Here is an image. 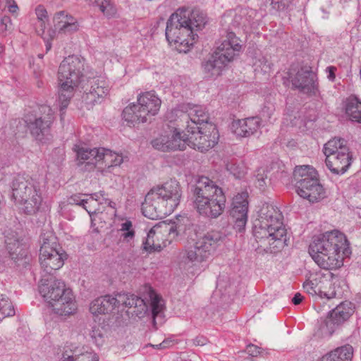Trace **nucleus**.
I'll return each mask as SVG.
<instances>
[{
	"mask_svg": "<svg viewBox=\"0 0 361 361\" xmlns=\"http://www.w3.org/2000/svg\"><path fill=\"white\" fill-rule=\"evenodd\" d=\"M96 4L99 10L107 18H112L116 16L117 9L111 0H96Z\"/></svg>",
	"mask_w": 361,
	"mask_h": 361,
	"instance_id": "43",
	"label": "nucleus"
},
{
	"mask_svg": "<svg viewBox=\"0 0 361 361\" xmlns=\"http://www.w3.org/2000/svg\"><path fill=\"white\" fill-rule=\"evenodd\" d=\"M15 314V309L9 298L4 295H0V321L6 317Z\"/></svg>",
	"mask_w": 361,
	"mask_h": 361,
	"instance_id": "42",
	"label": "nucleus"
},
{
	"mask_svg": "<svg viewBox=\"0 0 361 361\" xmlns=\"http://www.w3.org/2000/svg\"><path fill=\"white\" fill-rule=\"evenodd\" d=\"M4 47L3 46L0 45V54L4 51Z\"/></svg>",
	"mask_w": 361,
	"mask_h": 361,
	"instance_id": "62",
	"label": "nucleus"
},
{
	"mask_svg": "<svg viewBox=\"0 0 361 361\" xmlns=\"http://www.w3.org/2000/svg\"><path fill=\"white\" fill-rule=\"evenodd\" d=\"M248 194L243 192L236 195L232 202L231 216L234 221V228L239 233L245 230L247 221Z\"/></svg>",
	"mask_w": 361,
	"mask_h": 361,
	"instance_id": "21",
	"label": "nucleus"
},
{
	"mask_svg": "<svg viewBox=\"0 0 361 361\" xmlns=\"http://www.w3.org/2000/svg\"><path fill=\"white\" fill-rule=\"evenodd\" d=\"M175 343L174 340H173L171 338H167L164 339L161 343H159V348L161 349H165L170 348L171 346L173 345Z\"/></svg>",
	"mask_w": 361,
	"mask_h": 361,
	"instance_id": "55",
	"label": "nucleus"
},
{
	"mask_svg": "<svg viewBox=\"0 0 361 361\" xmlns=\"http://www.w3.org/2000/svg\"><path fill=\"white\" fill-rule=\"evenodd\" d=\"M202 209H200V207L198 204H194L197 212L204 216L209 218H216L220 216L224 208L226 197L225 195H219L216 197H213L206 201H203Z\"/></svg>",
	"mask_w": 361,
	"mask_h": 361,
	"instance_id": "24",
	"label": "nucleus"
},
{
	"mask_svg": "<svg viewBox=\"0 0 361 361\" xmlns=\"http://www.w3.org/2000/svg\"><path fill=\"white\" fill-rule=\"evenodd\" d=\"M109 82L102 76H97L87 80L84 87L82 102L87 108L92 107L97 103H100L109 92Z\"/></svg>",
	"mask_w": 361,
	"mask_h": 361,
	"instance_id": "17",
	"label": "nucleus"
},
{
	"mask_svg": "<svg viewBox=\"0 0 361 361\" xmlns=\"http://www.w3.org/2000/svg\"><path fill=\"white\" fill-rule=\"evenodd\" d=\"M327 168L335 174H343L352 164V154L342 138H334L324 145Z\"/></svg>",
	"mask_w": 361,
	"mask_h": 361,
	"instance_id": "11",
	"label": "nucleus"
},
{
	"mask_svg": "<svg viewBox=\"0 0 361 361\" xmlns=\"http://www.w3.org/2000/svg\"><path fill=\"white\" fill-rule=\"evenodd\" d=\"M35 13L39 23L37 32L39 35L43 37L47 28V23L49 21L48 12L43 5H38L35 9Z\"/></svg>",
	"mask_w": 361,
	"mask_h": 361,
	"instance_id": "39",
	"label": "nucleus"
},
{
	"mask_svg": "<svg viewBox=\"0 0 361 361\" xmlns=\"http://www.w3.org/2000/svg\"><path fill=\"white\" fill-rule=\"evenodd\" d=\"M7 4H8V8L9 12H11L12 13H17L18 10V7L14 1L9 0V1H8Z\"/></svg>",
	"mask_w": 361,
	"mask_h": 361,
	"instance_id": "56",
	"label": "nucleus"
},
{
	"mask_svg": "<svg viewBox=\"0 0 361 361\" xmlns=\"http://www.w3.org/2000/svg\"><path fill=\"white\" fill-rule=\"evenodd\" d=\"M182 190L179 183L174 179L152 188L142 204L145 216L150 219H162L171 214L179 204Z\"/></svg>",
	"mask_w": 361,
	"mask_h": 361,
	"instance_id": "3",
	"label": "nucleus"
},
{
	"mask_svg": "<svg viewBox=\"0 0 361 361\" xmlns=\"http://www.w3.org/2000/svg\"><path fill=\"white\" fill-rule=\"evenodd\" d=\"M73 149L76 152L79 164H86L89 169H94L96 164L102 161V154L104 152V148L90 149L79 145H75Z\"/></svg>",
	"mask_w": 361,
	"mask_h": 361,
	"instance_id": "26",
	"label": "nucleus"
},
{
	"mask_svg": "<svg viewBox=\"0 0 361 361\" xmlns=\"http://www.w3.org/2000/svg\"><path fill=\"white\" fill-rule=\"evenodd\" d=\"M76 87L64 86L63 84H60V90L59 92V99L60 110L65 109L73 96V91Z\"/></svg>",
	"mask_w": 361,
	"mask_h": 361,
	"instance_id": "40",
	"label": "nucleus"
},
{
	"mask_svg": "<svg viewBox=\"0 0 361 361\" xmlns=\"http://www.w3.org/2000/svg\"><path fill=\"white\" fill-rule=\"evenodd\" d=\"M39 293L55 314L69 316L76 312L78 307L73 293L63 281L42 279Z\"/></svg>",
	"mask_w": 361,
	"mask_h": 361,
	"instance_id": "6",
	"label": "nucleus"
},
{
	"mask_svg": "<svg viewBox=\"0 0 361 361\" xmlns=\"http://www.w3.org/2000/svg\"><path fill=\"white\" fill-rule=\"evenodd\" d=\"M83 61L77 56H68L61 63L59 71V84L78 87L82 77Z\"/></svg>",
	"mask_w": 361,
	"mask_h": 361,
	"instance_id": "15",
	"label": "nucleus"
},
{
	"mask_svg": "<svg viewBox=\"0 0 361 361\" xmlns=\"http://www.w3.org/2000/svg\"><path fill=\"white\" fill-rule=\"evenodd\" d=\"M257 13L255 10L248 8H238L235 11L233 23L235 26L247 27L252 25Z\"/></svg>",
	"mask_w": 361,
	"mask_h": 361,
	"instance_id": "37",
	"label": "nucleus"
},
{
	"mask_svg": "<svg viewBox=\"0 0 361 361\" xmlns=\"http://www.w3.org/2000/svg\"><path fill=\"white\" fill-rule=\"evenodd\" d=\"M193 345L196 346H202L207 344V339L203 336H198L192 340Z\"/></svg>",
	"mask_w": 361,
	"mask_h": 361,
	"instance_id": "54",
	"label": "nucleus"
},
{
	"mask_svg": "<svg viewBox=\"0 0 361 361\" xmlns=\"http://www.w3.org/2000/svg\"><path fill=\"white\" fill-rule=\"evenodd\" d=\"M226 169L236 178H240L245 173V169L242 164L234 161L228 162L226 164Z\"/></svg>",
	"mask_w": 361,
	"mask_h": 361,
	"instance_id": "44",
	"label": "nucleus"
},
{
	"mask_svg": "<svg viewBox=\"0 0 361 361\" xmlns=\"http://www.w3.org/2000/svg\"><path fill=\"white\" fill-rule=\"evenodd\" d=\"M338 325V324L330 317L320 324L317 334L321 338H329L334 334Z\"/></svg>",
	"mask_w": 361,
	"mask_h": 361,
	"instance_id": "41",
	"label": "nucleus"
},
{
	"mask_svg": "<svg viewBox=\"0 0 361 361\" xmlns=\"http://www.w3.org/2000/svg\"><path fill=\"white\" fill-rule=\"evenodd\" d=\"M185 109L189 121V123L186 125L187 133H190V130L202 127L204 123L208 124L209 116L203 106L188 104H185Z\"/></svg>",
	"mask_w": 361,
	"mask_h": 361,
	"instance_id": "25",
	"label": "nucleus"
},
{
	"mask_svg": "<svg viewBox=\"0 0 361 361\" xmlns=\"http://www.w3.org/2000/svg\"><path fill=\"white\" fill-rule=\"evenodd\" d=\"M152 346L153 348H157V349H160V348H159V344H157V345H152Z\"/></svg>",
	"mask_w": 361,
	"mask_h": 361,
	"instance_id": "61",
	"label": "nucleus"
},
{
	"mask_svg": "<svg viewBox=\"0 0 361 361\" xmlns=\"http://www.w3.org/2000/svg\"><path fill=\"white\" fill-rule=\"evenodd\" d=\"M22 241L23 239H20L15 232L8 233L6 235V247L12 258L24 255L26 245L23 243Z\"/></svg>",
	"mask_w": 361,
	"mask_h": 361,
	"instance_id": "30",
	"label": "nucleus"
},
{
	"mask_svg": "<svg viewBox=\"0 0 361 361\" xmlns=\"http://www.w3.org/2000/svg\"><path fill=\"white\" fill-rule=\"evenodd\" d=\"M309 253L319 267L330 270L341 267L344 258L351 252L345 235L334 230L314 238L310 245Z\"/></svg>",
	"mask_w": 361,
	"mask_h": 361,
	"instance_id": "2",
	"label": "nucleus"
},
{
	"mask_svg": "<svg viewBox=\"0 0 361 361\" xmlns=\"http://www.w3.org/2000/svg\"><path fill=\"white\" fill-rule=\"evenodd\" d=\"M102 152L101 160L109 164L107 168L102 171L104 175L111 173L115 166H120L124 161V157L121 154L109 149H104V152Z\"/></svg>",
	"mask_w": 361,
	"mask_h": 361,
	"instance_id": "38",
	"label": "nucleus"
},
{
	"mask_svg": "<svg viewBox=\"0 0 361 361\" xmlns=\"http://www.w3.org/2000/svg\"><path fill=\"white\" fill-rule=\"evenodd\" d=\"M354 305L349 301H345L340 303L331 312V317L340 324L347 320L354 312Z\"/></svg>",
	"mask_w": 361,
	"mask_h": 361,
	"instance_id": "35",
	"label": "nucleus"
},
{
	"mask_svg": "<svg viewBox=\"0 0 361 361\" xmlns=\"http://www.w3.org/2000/svg\"><path fill=\"white\" fill-rule=\"evenodd\" d=\"M149 296L150 299L153 325L157 329L158 324H161L164 322L165 304L162 298L151 288L149 289Z\"/></svg>",
	"mask_w": 361,
	"mask_h": 361,
	"instance_id": "29",
	"label": "nucleus"
},
{
	"mask_svg": "<svg viewBox=\"0 0 361 361\" xmlns=\"http://www.w3.org/2000/svg\"><path fill=\"white\" fill-rule=\"evenodd\" d=\"M187 143L186 133L183 132L181 135L177 127L169 125H167L163 133L152 142L154 148L162 152L184 150Z\"/></svg>",
	"mask_w": 361,
	"mask_h": 361,
	"instance_id": "16",
	"label": "nucleus"
},
{
	"mask_svg": "<svg viewBox=\"0 0 361 361\" xmlns=\"http://www.w3.org/2000/svg\"><path fill=\"white\" fill-rule=\"evenodd\" d=\"M187 145L200 152L209 150L218 142L219 134L216 127L207 124L205 127H198L196 129L186 132Z\"/></svg>",
	"mask_w": 361,
	"mask_h": 361,
	"instance_id": "14",
	"label": "nucleus"
},
{
	"mask_svg": "<svg viewBox=\"0 0 361 361\" xmlns=\"http://www.w3.org/2000/svg\"><path fill=\"white\" fill-rule=\"evenodd\" d=\"M39 110L40 116L34 119L27 117L26 122L32 136L36 140L42 141L44 137L49 134V128L54 119V112L47 105L41 106Z\"/></svg>",
	"mask_w": 361,
	"mask_h": 361,
	"instance_id": "18",
	"label": "nucleus"
},
{
	"mask_svg": "<svg viewBox=\"0 0 361 361\" xmlns=\"http://www.w3.org/2000/svg\"><path fill=\"white\" fill-rule=\"evenodd\" d=\"M293 87L306 94H315L317 90L316 74L307 68H301L295 75H290Z\"/></svg>",
	"mask_w": 361,
	"mask_h": 361,
	"instance_id": "22",
	"label": "nucleus"
},
{
	"mask_svg": "<svg viewBox=\"0 0 361 361\" xmlns=\"http://www.w3.org/2000/svg\"><path fill=\"white\" fill-rule=\"evenodd\" d=\"M117 305L122 303L126 307H135L137 309L135 313L137 315L142 314L147 310L145 300L134 294H118L117 295Z\"/></svg>",
	"mask_w": 361,
	"mask_h": 361,
	"instance_id": "32",
	"label": "nucleus"
},
{
	"mask_svg": "<svg viewBox=\"0 0 361 361\" xmlns=\"http://www.w3.org/2000/svg\"><path fill=\"white\" fill-rule=\"evenodd\" d=\"M297 193L310 202H317L325 197V191L312 167L304 165L295 167L293 172Z\"/></svg>",
	"mask_w": 361,
	"mask_h": 361,
	"instance_id": "9",
	"label": "nucleus"
},
{
	"mask_svg": "<svg viewBox=\"0 0 361 361\" xmlns=\"http://www.w3.org/2000/svg\"><path fill=\"white\" fill-rule=\"evenodd\" d=\"M63 361H97L95 355L90 353H82L77 356L68 355L66 357L63 355Z\"/></svg>",
	"mask_w": 361,
	"mask_h": 361,
	"instance_id": "46",
	"label": "nucleus"
},
{
	"mask_svg": "<svg viewBox=\"0 0 361 361\" xmlns=\"http://www.w3.org/2000/svg\"><path fill=\"white\" fill-rule=\"evenodd\" d=\"M137 104H132L123 111V118L129 126L145 123L158 114L161 101L154 92H146L137 97Z\"/></svg>",
	"mask_w": 361,
	"mask_h": 361,
	"instance_id": "8",
	"label": "nucleus"
},
{
	"mask_svg": "<svg viewBox=\"0 0 361 361\" xmlns=\"http://www.w3.org/2000/svg\"><path fill=\"white\" fill-rule=\"evenodd\" d=\"M185 104L181 105L169 111L166 118V120L171 123L170 126H175L180 131V126H183V123L187 125L189 123L188 115L185 109Z\"/></svg>",
	"mask_w": 361,
	"mask_h": 361,
	"instance_id": "34",
	"label": "nucleus"
},
{
	"mask_svg": "<svg viewBox=\"0 0 361 361\" xmlns=\"http://www.w3.org/2000/svg\"><path fill=\"white\" fill-rule=\"evenodd\" d=\"M336 71H337V68L335 67V66H328L326 68V73L327 74V78L330 81H332V82L334 81V80L336 78L335 73H336Z\"/></svg>",
	"mask_w": 361,
	"mask_h": 361,
	"instance_id": "53",
	"label": "nucleus"
},
{
	"mask_svg": "<svg viewBox=\"0 0 361 361\" xmlns=\"http://www.w3.org/2000/svg\"><path fill=\"white\" fill-rule=\"evenodd\" d=\"M51 48V42H49V39H48L47 42H46V51H49Z\"/></svg>",
	"mask_w": 361,
	"mask_h": 361,
	"instance_id": "60",
	"label": "nucleus"
},
{
	"mask_svg": "<svg viewBox=\"0 0 361 361\" xmlns=\"http://www.w3.org/2000/svg\"><path fill=\"white\" fill-rule=\"evenodd\" d=\"M286 230L282 221V214L277 207L267 204L261 209L259 218L255 222L253 235L257 240L266 245V241L273 248L283 247Z\"/></svg>",
	"mask_w": 361,
	"mask_h": 361,
	"instance_id": "4",
	"label": "nucleus"
},
{
	"mask_svg": "<svg viewBox=\"0 0 361 361\" xmlns=\"http://www.w3.org/2000/svg\"><path fill=\"white\" fill-rule=\"evenodd\" d=\"M259 118L251 117L233 121L231 129L237 136L243 137L253 135L259 129Z\"/></svg>",
	"mask_w": 361,
	"mask_h": 361,
	"instance_id": "27",
	"label": "nucleus"
},
{
	"mask_svg": "<svg viewBox=\"0 0 361 361\" xmlns=\"http://www.w3.org/2000/svg\"><path fill=\"white\" fill-rule=\"evenodd\" d=\"M303 297L300 293H297L292 299L294 305H299L302 301Z\"/></svg>",
	"mask_w": 361,
	"mask_h": 361,
	"instance_id": "57",
	"label": "nucleus"
},
{
	"mask_svg": "<svg viewBox=\"0 0 361 361\" xmlns=\"http://www.w3.org/2000/svg\"><path fill=\"white\" fill-rule=\"evenodd\" d=\"M106 195L104 191H100L92 195H88L83 208L88 212L90 215L97 213L99 211L100 204H107L110 207H113L111 204L113 202L105 197Z\"/></svg>",
	"mask_w": 361,
	"mask_h": 361,
	"instance_id": "31",
	"label": "nucleus"
},
{
	"mask_svg": "<svg viewBox=\"0 0 361 361\" xmlns=\"http://www.w3.org/2000/svg\"><path fill=\"white\" fill-rule=\"evenodd\" d=\"M116 307V298L106 295L93 300L90 304V312L93 315L106 314L112 312Z\"/></svg>",
	"mask_w": 361,
	"mask_h": 361,
	"instance_id": "28",
	"label": "nucleus"
},
{
	"mask_svg": "<svg viewBox=\"0 0 361 361\" xmlns=\"http://www.w3.org/2000/svg\"><path fill=\"white\" fill-rule=\"evenodd\" d=\"M353 348L350 345H345L326 353L319 361H351Z\"/></svg>",
	"mask_w": 361,
	"mask_h": 361,
	"instance_id": "33",
	"label": "nucleus"
},
{
	"mask_svg": "<svg viewBox=\"0 0 361 361\" xmlns=\"http://www.w3.org/2000/svg\"><path fill=\"white\" fill-rule=\"evenodd\" d=\"M243 51V42L233 32H226L211 58L203 65L207 78H217Z\"/></svg>",
	"mask_w": 361,
	"mask_h": 361,
	"instance_id": "7",
	"label": "nucleus"
},
{
	"mask_svg": "<svg viewBox=\"0 0 361 361\" xmlns=\"http://www.w3.org/2000/svg\"><path fill=\"white\" fill-rule=\"evenodd\" d=\"M45 187L43 177L38 179L25 174H18L11 183L12 197L27 214H34L42 202V191Z\"/></svg>",
	"mask_w": 361,
	"mask_h": 361,
	"instance_id": "5",
	"label": "nucleus"
},
{
	"mask_svg": "<svg viewBox=\"0 0 361 361\" xmlns=\"http://www.w3.org/2000/svg\"><path fill=\"white\" fill-rule=\"evenodd\" d=\"M175 231L176 228L173 226L169 228V226L164 222L156 224L149 231L144 243V248L149 252L161 250L166 246L163 240V232L171 233Z\"/></svg>",
	"mask_w": 361,
	"mask_h": 361,
	"instance_id": "23",
	"label": "nucleus"
},
{
	"mask_svg": "<svg viewBox=\"0 0 361 361\" xmlns=\"http://www.w3.org/2000/svg\"><path fill=\"white\" fill-rule=\"evenodd\" d=\"M188 231L189 233L194 232L197 237L194 244L185 250L184 257L191 262L206 261L224 240V236L219 231H212L199 237L193 226L188 228Z\"/></svg>",
	"mask_w": 361,
	"mask_h": 361,
	"instance_id": "10",
	"label": "nucleus"
},
{
	"mask_svg": "<svg viewBox=\"0 0 361 361\" xmlns=\"http://www.w3.org/2000/svg\"><path fill=\"white\" fill-rule=\"evenodd\" d=\"M131 228L132 223L130 221H126L121 224V230L122 231H125V233H123V237L124 239H131L134 237L135 232L131 229Z\"/></svg>",
	"mask_w": 361,
	"mask_h": 361,
	"instance_id": "48",
	"label": "nucleus"
},
{
	"mask_svg": "<svg viewBox=\"0 0 361 361\" xmlns=\"http://www.w3.org/2000/svg\"><path fill=\"white\" fill-rule=\"evenodd\" d=\"M246 352L248 355H250L252 357H257L260 354L261 350L260 348L255 345L249 344L248 345H247Z\"/></svg>",
	"mask_w": 361,
	"mask_h": 361,
	"instance_id": "52",
	"label": "nucleus"
},
{
	"mask_svg": "<svg viewBox=\"0 0 361 361\" xmlns=\"http://www.w3.org/2000/svg\"><path fill=\"white\" fill-rule=\"evenodd\" d=\"M1 23L6 25L8 23H10V18L8 17L4 16L1 19Z\"/></svg>",
	"mask_w": 361,
	"mask_h": 361,
	"instance_id": "59",
	"label": "nucleus"
},
{
	"mask_svg": "<svg viewBox=\"0 0 361 361\" xmlns=\"http://www.w3.org/2000/svg\"><path fill=\"white\" fill-rule=\"evenodd\" d=\"M271 6L273 9L276 11H284L287 9L292 3L293 0H270Z\"/></svg>",
	"mask_w": 361,
	"mask_h": 361,
	"instance_id": "47",
	"label": "nucleus"
},
{
	"mask_svg": "<svg viewBox=\"0 0 361 361\" xmlns=\"http://www.w3.org/2000/svg\"><path fill=\"white\" fill-rule=\"evenodd\" d=\"M87 196L88 195L87 194H78L72 195L69 199L70 202L72 204H75L77 205L82 206L83 207Z\"/></svg>",
	"mask_w": 361,
	"mask_h": 361,
	"instance_id": "51",
	"label": "nucleus"
},
{
	"mask_svg": "<svg viewBox=\"0 0 361 361\" xmlns=\"http://www.w3.org/2000/svg\"><path fill=\"white\" fill-rule=\"evenodd\" d=\"M267 179V176L265 173V171L263 169H259L257 171V173L256 175V185L260 189L263 190L264 186L266 185V180Z\"/></svg>",
	"mask_w": 361,
	"mask_h": 361,
	"instance_id": "49",
	"label": "nucleus"
},
{
	"mask_svg": "<svg viewBox=\"0 0 361 361\" xmlns=\"http://www.w3.org/2000/svg\"><path fill=\"white\" fill-rule=\"evenodd\" d=\"M247 361H253L251 359H248Z\"/></svg>",
	"mask_w": 361,
	"mask_h": 361,
	"instance_id": "64",
	"label": "nucleus"
},
{
	"mask_svg": "<svg viewBox=\"0 0 361 361\" xmlns=\"http://www.w3.org/2000/svg\"><path fill=\"white\" fill-rule=\"evenodd\" d=\"M90 336L97 345H102L104 341V329L99 325H94L92 328Z\"/></svg>",
	"mask_w": 361,
	"mask_h": 361,
	"instance_id": "45",
	"label": "nucleus"
},
{
	"mask_svg": "<svg viewBox=\"0 0 361 361\" xmlns=\"http://www.w3.org/2000/svg\"><path fill=\"white\" fill-rule=\"evenodd\" d=\"M338 279H329L328 276L316 273L303 283L304 290L310 295H319L321 298L331 299L341 298L343 290ZM344 283L343 281H342ZM345 284H343L344 286Z\"/></svg>",
	"mask_w": 361,
	"mask_h": 361,
	"instance_id": "12",
	"label": "nucleus"
},
{
	"mask_svg": "<svg viewBox=\"0 0 361 361\" xmlns=\"http://www.w3.org/2000/svg\"><path fill=\"white\" fill-rule=\"evenodd\" d=\"M54 30L49 31L50 40L55 37L56 33L71 35L78 32L80 24L76 18L66 11L56 12L52 18Z\"/></svg>",
	"mask_w": 361,
	"mask_h": 361,
	"instance_id": "20",
	"label": "nucleus"
},
{
	"mask_svg": "<svg viewBox=\"0 0 361 361\" xmlns=\"http://www.w3.org/2000/svg\"><path fill=\"white\" fill-rule=\"evenodd\" d=\"M206 23V16L202 11L178 8L167 20L166 38L177 51L186 53L195 42V30L202 29Z\"/></svg>",
	"mask_w": 361,
	"mask_h": 361,
	"instance_id": "1",
	"label": "nucleus"
},
{
	"mask_svg": "<svg viewBox=\"0 0 361 361\" xmlns=\"http://www.w3.org/2000/svg\"><path fill=\"white\" fill-rule=\"evenodd\" d=\"M194 204H198L202 209L203 201L224 195L221 188H219L212 180L205 176L199 178L192 186Z\"/></svg>",
	"mask_w": 361,
	"mask_h": 361,
	"instance_id": "19",
	"label": "nucleus"
},
{
	"mask_svg": "<svg viewBox=\"0 0 361 361\" xmlns=\"http://www.w3.org/2000/svg\"><path fill=\"white\" fill-rule=\"evenodd\" d=\"M190 240H192V241L195 240L192 236H190Z\"/></svg>",
	"mask_w": 361,
	"mask_h": 361,
	"instance_id": "63",
	"label": "nucleus"
},
{
	"mask_svg": "<svg viewBox=\"0 0 361 361\" xmlns=\"http://www.w3.org/2000/svg\"><path fill=\"white\" fill-rule=\"evenodd\" d=\"M275 108L273 104H269L264 106L262 110V116L267 121H271L274 114Z\"/></svg>",
	"mask_w": 361,
	"mask_h": 361,
	"instance_id": "50",
	"label": "nucleus"
},
{
	"mask_svg": "<svg viewBox=\"0 0 361 361\" xmlns=\"http://www.w3.org/2000/svg\"><path fill=\"white\" fill-rule=\"evenodd\" d=\"M345 111L351 121L361 123V102L357 97L351 95L345 99Z\"/></svg>",
	"mask_w": 361,
	"mask_h": 361,
	"instance_id": "36",
	"label": "nucleus"
},
{
	"mask_svg": "<svg viewBox=\"0 0 361 361\" xmlns=\"http://www.w3.org/2000/svg\"><path fill=\"white\" fill-rule=\"evenodd\" d=\"M262 68L264 70V71L267 72L268 70L271 68V65L270 63L267 64L266 61Z\"/></svg>",
	"mask_w": 361,
	"mask_h": 361,
	"instance_id": "58",
	"label": "nucleus"
},
{
	"mask_svg": "<svg viewBox=\"0 0 361 361\" xmlns=\"http://www.w3.org/2000/svg\"><path fill=\"white\" fill-rule=\"evenodd\" d=\"M42 243L39 250V262L42 269L51 274L54 271L61 268L66 259V254L57 248L55 238L50 234L47 238H42Z\"/></svg>",
	"mask_w": 361,
	"mask_h": 361,
	"instance_id": "13",
	"label": "nucleus"
}]
</instances>
